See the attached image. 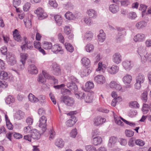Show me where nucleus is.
<instances>
[{
    "label": "nucleus",
    "mask_w": 151,
    "mask_h": 151,
    "mask_svg": "<svg viewBox=\"0 0 151 151\" xmlns=\"http://www.w3.org/2000/svg\"><path fill=\"white\" fill-rule=\"evenodd\" d=\"M137 52L141 58L142 61L145 63L148 60L151 63V53L147 54L144 47H140L138 48Z\"/></svg>",
    "instance_id": "f257e3e1"
},
{
    "label": "nucleus",
    "mask_w": 151,
    "mask_h": 151,
    "mask_svg": "<svg viewBox=\"0 0 151 151\" xmlns=\"http://www.w3.org/2000/svg\"><path fill=\"white\" fill-rule=\"evenodd\" d=\"M68 80L69 82L66 84L67 87L71 91L75 92L78 88L75 83H78V80L74 76H71L69 78Z\"/></svg>",
    "instance_id": "f03ea898"
},
{
    "label": "nucleus",
    "mask_w": 151,
    "mask_h": 151,
    "mask_svg": "<svg viewBox=\"0 0 151 151\" xmlns=\"http://www.w3.org/2000/svg\"><path fill=\"white\" fill-rule=\"evenodd\" d=\"M109 86L111 88L116 89L120 92H124L126 91V87L125 86L122 87L119 83L114 81H111Z\"/></svg>",
    "instance_id": "7ed1b4c3"
},
{
    "label": "nucleus",
    "mask_w": 151,
    "mask_h": 151,
    "mask_svg": "<svg viewBox=\"0 0 151 151\" xmlns=\"http://www.w3.org/2000/svg\"><path fill=\"white\" fill-rule=\"evenodd\" d=\"M60 101L64 103L66 105L72 106L75 103V100L72 97L66 96H63L60 98Z\"/></svg>",
    "instance_id": "20e7f679"
},
{
    "label": "nucleus",
    "mask_w": 151,
    "mask_h": 151,
    "mask_svg": "<svg viewBox=\"0 0 151 151\" xmlns=\"http://www.w3.org/2000/svg\"><path fill=\"white\" fill-rule=\"evenodd\" d=\"M6 59L8 63L10 65H13L16 63L17 60L15 56L11 52H7Z\"/></svg>",
    "instance_id": "39448f33"
},
{
    "label": "nucleus",
    "mask_w": 151,
    "mask_h": 151,
    "mask_svg": "<svg viewBox=\"0 0 151 151\" xmlns=\"http://www.w3.org/2000/svg\"><path fill=\"white\" fill-rule=\"evenodd\" d=\"M37 15L38 18L40 20H42L47 17V14L45 12L43 9L39 7L35 12Z\"/></svg>",
    "instance_id": "423d86ee"
},
{
    "label": "nucleus",
    "mask_w": 151,
    "mask_h": 151,
    "mask_svg": "<svg viewBox=\"0 0 151 151\" xmlns=\"http://www.w3.org/2000/svg\"><path fill=\"white\" fill-rule=\"evenodd\" d=\"M47 121V118L44 116H42L39 119V127L42 129L43 132H45L46 129Z\"/></svg>",
    "instance_id": "0eeeda50"
},
{
    "label": "nucleus",
    "mask_w": 151,
    "mask_h": 151,
    "mask_svg": "<svg viewBox=\"0 0 151 151\" xmlns=\"http://www.w3.org/2000/svg\"><path fill=\"white\" fill-rule=\"evenodd\" d=\"M51 49L54 53L55 54L59 53L62 54L64 53V51L62 47L58 45H52V47Z\"/></svg>",
    "instance_id": "6e6552de"
},
{
    "label": "nucleus",
    "mask_w": 151,
    "mask_h": 151,
    "mask_svg": "<svg viewBox=\"0 0 151 151\" xmlns=\"http://www.w3.org/2000/svg\"><path fill=\"white\" fill-rule=\"evenodd\" d=\"M21 47L22 50H25L26 49H30L33 47L32 46L31 43L27 41V39L25 38L22 43V45L21 46Z\"/></svg>",
    "instance_id": "1a4fd4ad"
},
{
    "label": "nucleus",
    "mask_w": 151,
    "mask_h": 151,
    "mask_svg": "<svg viewBox=\"0 0 151 151\" xmlns=\"http://www.w3.org/2000/svg\"><path fill=\"white\" fill-rule=\"evenodd\" d=\"M107 70L109 74L114 75L119 71V67L116 65H113L111 66H109L107 68Z\"/></svg>",
    "instance_id": "9d476101"
},
{
    "label": "nucleus",
    "mask_w": 151,
    "mask_h": 151,
    "mask_svg": "<svg viewBox=\"0 0 151 151\" xmlns=\"http://www.w3.org/2000/svg\"><path fill=\"white\" fill-rule=\"evenodd\" d=\"M124 68L127 71L130 70L133 66L132 62L131 60H125L122 63Z\"/></svg>",
    "instance_id": "9b49d317"
},
{
    "label": "nucleus",
    "mask_w": 151,
    "mask_h": 151,
    "mask_svg": "<svg viewBox=\"0 0 151 151\" xmlns=\"http://www.w3.org/2000/svg\"><path fill=\"white\" fill-rule=\"evenodd\" d=\"M94 81L97 84H103L105 82V77L102 75H99L96 76L94 79Z\"/></svg>",
    "instance_id": "f8f14e48"
},
{
    "label": "nucleus",
    "mask_w": 151,
    "mask_h": 151,
    "mask_svg": "<svg viewBox=\"0 0 151 151\" xmlns=\"http://www.w3.org/2000/svg\"><path fill=\"white\" fill-rule=\"evenodd\" d=\"M53 73L54 75L56 76L60 75L61 73L59 66L55 63H53L52 65Z\"/></svg>",
    "instance_id": "ddd939ff"
},
{
    "label": "nucleus",
    "mask_w": 151,
    "mask_h": 151,
    "mask_svg": "<svg viewBox=\"0 0 151 151\" xmlns=\"http://www.w3.org/2000/svg\"><path fill=\"white\" fill-rule=\"evenodd\" d=\"M106 119L98 116L94 119L93 124L95 126H98L101 124L106 121Z\"/></svg>",
    "instance_id": "4468645a"
},
{
    "label": "nucleus",
    "mask_w": 151,
    "mask_h": 151,
    "mask_svg": "<svg viewBox=\"0 0 151 151\" xmlns=\"http://www.w3.org/2000/svg\"><path fill=\"white\" fill-rule=\"evenodd\" d=\"M31 135L33 139L38 140L41 137V134L40 132L36 129H33L30 132Z\"/></svg>",
    "instance_id": "2eb2a0df"
},
{
    "label": "nucleus",
    "mask_w": 151,
    "mask_h": 151,
    "mask_svg": "<svg viewBox=\"0 0 151 151\" xmlns=\"http://www.w3.org/2000/svg\"><path fill=\"white\" fill-rule=\"evenodd\" d=\"M122 60V56L120 53H116L113 55L112 60L115 63L118 64L121 62Z\"/></svg>",
    "instance_id": "dca6fc26"
},
{
    "label": "nucleus",
    "mask_w": 151,
    "mask_h": 151,
    "mask_svg": "<svg viewBox=\"0 0 151 151\" xmlns=\"http://www.w3.org/2000/svg\"><path fill=\"white\" fill-rule=\"evenodd\" d=\"M119 31L117 36L116 37V39L117 42H120L123 37V35L124 33V29L122 28H119L117 29Z\"/></svg>",
    "instance_id": "f3484780"
},
{
    "label": "nucleus",
    "mask_w": 151,
    "mask_h": 151,
    "mask_svg": "<svg viewBox=\"0 0 151 151\" xmlns=\"http://www.w3.org/2000/svg\"><path fill=\"white\" fill-rule=\"evenodd\" d=\"M145 34L142 33H138L134 36V40L135 42H142L145 40Z\"/></svg>",
    "instance_id": "a211bd4d"
},
{
    "label": "nucleus",
    "mask_w": 151,
    "mask_h": 151,
    "mask_svg": "<svg viewBox=\"0 0 151 151\" xmlns=\"http://www.w3.org/2000/svg\"><path fill=\"white\" fill-rule=\"evenodd\" d=\"M24 113L22 111L19 110L15 113L14 118L16 120H20L24 118Z\"/></svg>",
    "instance_id": "6ab92c4d"
},
{
    "label": "nucleus",
    "mask_w": 151,
    "mask_h": 151,
    "mask_svg": "<svg viewBox=\"0 0 151 151\" xmlns=\"http://www.w3.org/2000/svg\"><path fill=\"white\" fill-rule=\"evenodd\" d=\"M76 117L73 115H72L70 119L66 122V125L68 127H71L73 126L76 122Z\"/></svg>",
    "instance_id": "aec40b11"
},
{
    "label": "nucleus",
    "mask_w": 151,
    "mask_h": 151,
    "mask_svg": "<svg viewBox=\"0 0 151 151\" xmlns=\"http://www.w3.org/2000/svg\"><path fill=\"white\" fill-rule=\"evenodd\" d=\"M29 73L32 74H37L38 72L37 67L33 64L30 65L28 68Z\"/></svg>",
    "instance_id": "412c9836"
},
{
    "label": "nucleus",
    "mask_w": 151,
    "mask_h": 151,
    "mask_svg": "<svg viewBox=\"0 0 151 151\" xmlns=\"http://www.w3.org/2000/svg\"><path fill=\"white\" fill-rule=\"evenodd\" d=\"M122 81L125 85L130 84L132 81V76L129 74H127L123 77Z\"/></svg>",
    "instance_id": "4be33fe9"
},
{
    "label": "nucleus",
    "mask_w": 151,
    "mask_h": 151,
    "mask_svg": "<svg viewBox=\"0 0 151 151\" xmlns=\"http://www.w3.org/2000/svg\"><path fill=\"white\" fill-rule=\"evenodd\" d=\"M99 34L98 35V40L100 42H103L106 39V34L104 32L103 30H101L99 32Z\"/></svg>",
    "instance_id": "5701e85b"
},
{
    "label": "nucleus",
    "mask_w": 151,
    "mask_h": 151,
    "mask_svg": "<svg viewBox=\"0 0 151 151\" xmlns=\"http://www.w3.org/2000/svg\"><path fill=\"white\" fill-rule=\"evenodd\" d=\"M64 142L61 138H58L55 140V145L59 148H63L64 146Z\"/></svg>",
    "instance_id": "b1692460"
},
{
    "label": "nucleus",
    "mask_w": 151,
    "mask_h": 151,
    "mask_svg": "<svg viewBox=\"0 0 151 151\" xmlns=\"http://www.w3.org/2000/svg\"><path fill=\"white\" fill-rule=\"evenodd\" d=\"M8 74L6 72L4 71H2L0 72V79H4L5 80H8V81H11L13 80V78L12 77H11L9 78H11V80L9 79H8Z\"/></svg>",
    "instance_id": "393cba45"
},
{
    "label": "nucleus",
    "mask_w": 151,
    "mask_h": 151,
    "mask_svg": "<svg viewBox=\"0 0 151 151\" xmlns=\"http://www.w3.org/2000/svg\"><path fill=\"white\" fill-rule=\"evenodd\" d=\"M5 101L7 104H11L15 102V99L13 96L9 95L6 98Z\"/></svg>",
    "instance_id": "a878e982"
},
{
    "label": "nucleus",
    "mask_w": 151,
    "mask_h": 151,
    "mask_svg": "<svg viewBox=\"0 0 151 151\" xmlns=\"http://www.w3.org/2000/svg\"><path fill=\"white\" fill-rule=\"evenodd\" d=\"M93 97L92 95L90 93L86 94L83 100L86 103H90L92 102Z\"/></svg>",
    "instance_id": "bb28decb"
},
{
    "label": "nucleus",
    "mask_w": 151,
    "mask_h": 151,
    "mask_svg": "<svg viewBox=\"0 0 151 151\" xmlns=\"http://www.w3.org/2000/svg\"><path fill=\"white\" fill-rule=\"evenodd\" d=\"M98 68L96 69L97 71H100L102 73H104L106 70V66L104 64H102V62H100L98 64Z\"/></svg>",
    "instance_id": "cd10ccee"
},
{
    "label": "nucleus",
    "mask_w": 151,
    "mask_h": 151,
    "mask_svg": "<svg viewBox=\"0 0 151 151\" xmlns=\"http://www.w3.org/2000/svg\"><path fill=\"white\" fill-rule=\"evenodd\" d=\"M87 13L90 18H95L97 16V13L95 10L90 9L87 10Z\"/></svg>",
    "instance_id": "c85d7f7f"
},
{
    "label": "nucleus",
    "mask_w": 151,
    "mask_h": 151,
    "mask_svg": "<svg viewBox=\"0 0 151 151\" xmlns=\"http://www.w3.org/2000/svg\"><path fill=\"white\" fill-rule=\"evenodd\" d=\"M102 142V139L100 137H95L93 138L92 141L93 144L95 145H98L100 144Z\"/></svg>",
    "instance_id": "c756f323"
},
{
    "label": "nucleus",
    "mask_w": 151,
    "mask_h": 151,
    "mask_svg": "<svg viewBox=\"0 0 151 151\" xmlns=\"http://www.w3.org/2000/svg\"><path fill=\"white\" fill-rule=\"evenodd\" d=\"M109 9L111 12L115 13L119 10V7L118 6L113 4L110 6Z\"/></svg>",
    "instance_id": "7c9ffc66"
},
{
    "label": "nucleus",
    "mask_w": 151,
    "mask_h": 151,
    "mask_svg": "<svg viewBox=\"0 0 151 151\" xmlns=\"http://www.w3.org/2000/svg\"><path fill=\"white\" fill-rule=\"evenodd\" d=\"M117 139L115 137H111L109 139V142L108 144V147H113Z\"/></svg>",
    "instance_id": "2f4dec72"
},
{
    "label": "nucleus",
    "mask_w": 151,
    "mask_h": 151,
    "mask_svg": "<svg viewBox=\"0 0 151 151\" xmlns=\"http://www.w3.org/2000/svg\"><path fill=\"white\" fill-rule=\"evenodd\" d=\"M5 117L7 127L9 130H12L13 128V125L10 122L8 117L6 114H5Z\"/></svg>",
    "instance_id": "473e14b6"
},
{
    "label": "nucleus",
    "mask_w": 151,
    "mask_h": 151,
    "mask_svg": "<svg viewBox=\"0 0 151 151\" xmlns=\"http://www.w3.org/2000/svg\"><path fill=\"white\" fill-rule=\"evenodd\" d=\"M147 25V23L144 21H142L137 23L135 25L136 27L138 29L143 28Z\"/></svg>",
    "instance_id": "72a5a7b5"
},
{
    "label": "nucleus",
    "mask_w": 151,
    "mask_h": 151,
    "mask_svg": "<svg viewBox=\"0 0 151 151\" xmlns=\"http://www.w3.org/2000/svg\"><path fill=\"white\" fill-rule=\"evenodd\" d=\"M24 22L26 27L30 28L31 27L32 25L31 19L30 18H29L27 16H26L25 18L24 19Z\"/></svg>",
    "instance_id": "f704fd0d"
},
{
    "label": "nucleus",
    "mask_w": 151,
    "mask_h": 151,
    "mask_svg": "<svg viewBox=\"0 0 151 151\" xmlns=\"http://www.w3.org/2000/svg\"><path fill=\"white\" fill-rule=\"evenodd\" d=\"M14 39L18 42L21 41V36L18 33V31L17 29H15L13 32V34Z\"/></svg>",
    "instance_id": "c9c22d12"
},
{
    "label": "nucleus",
    "mask_w": 151,
    "mask_h": 151,
    "mask_svg": "<svg viewBox=\"0 0 151 151\" xmlns=\"http://www.w3.org/2000/svg\"><path fill=\"white\" fill-rule=\"evenodd\" d=\"M145 77L142 74H139L136 77V81L139 82L140 83H143L145 80Z\"/></svg>",
    "instance_id": "e433bc0d"
},
{
    "label": "nucleus",
    "mask_w": 151,
    "mask_h": 151,
    "mask_svg": "<svg viewBox=\"0 0 151 151\" xmlns=\"http://www.w3.org/2000/svg\"><path fill=\"white\" fill-rule=\"evenodd\" d=\"M93 37V34L91 32H88L84 35L83 39L87 41L91 40Z\"/></svg>",
    "instance_id": "4c0bfd02"
},
{
    "label": "nucleus",
    "mask_w": 151,
    "mask_h": 151,
    "mask_svg": "<svg viewBox=\"0 0 151 151\" xmlns=\"http://www.w3.org/2000/svg\"><path fill=\"white\" fill-rule=\"evenodd\" d=\"M42 46L45 50H50L52 47V44L51 42L44 41L42 45Z\"/></svg>",
    "instance_id": "58836bf2"
},
{
    "label": "nucleus",
    "mask_w": 151,
    "mask_h": 151,
    "mask_svg": "<svg viewBox=\"0 0 151 151\" xmlns=\"http://www.w3.org/2000/svg\"><path fill=\"white\" fill-rule=\"evenodd\" d=\"M81 61L83 65L85 67L89 66L90 63V61L89 59L86 57L83 58Z\"/></svg>",
    "instance_id": "ea45409f"
},
{
    "label": "nucleus",
    "mask_w": 151,
    "mask_h": 151,
    "mask_svg": "<svg viewBox=\"0 0 151 151\" xmlns=\"http://www.w3.org/2000/svg\"><path fill=\"white\" fill-rule=\"evenodd\" d=\"M20 63H25L26 60H27L28 57V55L27 53H21L20 54Z\"/></svg>",
    "instance_id": "a19ab883"
},
{
    "label": "nucleus",
    "mask_w": 151,
    "mask_h": 151,
    "mask_svg": "<svg viewBox=\"0 0 151 151\" xmlns=\"http://www.w3.org/2000/svg\"><path fill=\"white\" fill-rule=\"evenodd\" d=\"M85 93L83 92H79L77 93L75 92V94L76 97L77 99L82 100L83 99Z\"/></svg>",
    "instance_id": "79ce46f5"
},
{
    "label": "nucleus",
    "mask_w": 151,
    "mask_h": 151,
    "mask_svg": "<svg viewBox=\"0 0 151 151\" xmlns=\"http://www.w3.org/2000/svg\"><path fill=\"white\" fill-rule=\"evenodd\" d=\"M55 21L58 25L60 26L62 24V19L61 16L60 15H56L54 17Z\"/></svg>",
    "instance_id": "37998d69"
},
{
    "label": "nucleus",
    "mask_w": 151,
    "mask_h": 151,
    "mask_svg": "<svg viewBox=\"0 0 151 151\" xmlns=\"http://www.w3.org/2000/svg\"><path fill=\"white\" fill-rule=\"evenodd\" d=\"M29 101L35 103L38 101V98L36 97L32 94L30 93L28 96Z\"/></svg>",
    "instance_id": "c03bdc74"
},
{
    "label": "nucleus",
    "mask_w": 151,
    "mask_h": 151,
    "mask_svg": "<svg viewBox=\"0 0 151 151\" xmlns=\"http://www.w3.org/2000/svg\"><path fill=\"white\" fill-rule=\"evenodd\" d=\"M64 45L65 48L68 51L70 52H73L74 48L68 42H66Z\"/></svg>",
    "instance_id": "a18cd8bd"
},
{
    "label": "nucleus",
    "mask_w": 151,
    "mask_h": 151,
    "mask_svg": "<svg viewBox=\"0 0 151 151\" xmlns=\"http://www.w3.org/2000/svg\"><path fill=\"white\" fill-rule=\"evenodd\" d=\"M94 86V84L92 81H88L85 85V88L86 90H89L93 88Z\"/></svg>",
    "instance_id": "49530a36"
},
{
    "label": "nucleus",
    "mask_w": 151,
    "mask_h": 151,
    "mask_svg": "<svg viewBox=\"0 0 151 151\" xmlns=\"http://www.w3.org/2000/svg\"><path fill=\"white\" fill-rule=\"evenodd\" d=\"M66 18L68 20H73L75 19V17L73 14L72 12H68L65 14Z\"/></svg>",
    "instance_id": "de8ad7c7"
},
{
    "label": "nucleus",
    "mask_w": 151,
    "mask_h": 151,
    "mask_svg": "<svg viewBox=\"0 0 151 151\" xmlns=\"http://www.w3.org/2000/svg\"><path fill=\"white\" fill-rule=\"evenodd\" d=\"M147 94L148 92L147 91H145L141 95V99L144 102H146L147 101Z\"/></svg>",
    "instance_id": "09e8293b"
},
{
    "label": "nucleus",
    "mask_w": 151,
    "mask_h": 151,
    "mask_svg": "<svg viewBox=\"0 0 151 151\" xmlns=\"http://www.w3.org/2000/svg\"><path fill=\"white\" fill-rule=\"evenodd\" d=\"M85 148L87 151H97L95 147L93 145H86Z\"/></svg>",
    "instance_id": "8fccbe9b"
},
{
    "label": "nucleus",
    "mask_w": 151,
    "mask_h": 151,
    "mask_svg": "<svg viewBox=\"0 0 151 151\" xmlns=\"http://www.w3.org/2000/svg\"><path fill=\"white\" fill-rule=\"evenodd\" d=\"M94 49V46L93 45L90 44H87L86 47V50L87 52H92Z\"/></svg>",
    "instance_id": "3c124183"
},
{
    "label": "nucleus",
    "mask_w": 151,
    "mask_h": 151,
    "mask_svg": "<svg viewBox=\"0 0 151 151\" xmlns=\"http://www.w3.org/2000/svg\"><path fill=\"white\" fill-rule=\"evenodd\" d=\"M38 98V101L42 104H44L45 103V96L43 95H40Z\"/></svg>",
    "instance_id": "603ef678"
},
{
    "label": "nucleus",
    "mask_w": 151,
    "mask_h": 151,
    "mask_svg": "<svg viewBox=\"0 0 151 151\" xmlns=\"http://www.w3.org/2000/svg\"><path fill=\"white\" fill-rule=\"evenodd\" d=\"M144 108H146V109L149 108L150 111L151 112V103H150L149 105L146 104H143L142 108V110L144 111L143 112H144L147 113L148 111V110H145Z\"/></svg>",
    "instance_id": "864d4df0"
},
{
    "label": "nucleus",
    "mask_w": 151,
    "mask_h": 151,
    "mask_svg": "<svg viewBox=\"0 0 151 151\" xmlns=\"http://www.w3.org/2000/svg\"><path fill=\"white\" fill-rule=\"evenodd\" d=\"M122 101V98L120 96H118L116 99H114L111 103V105L113 106H115L116 104L118 102H119Z\"/></svg>",
    "instance_id": "5fc2aeb1"
},
{
    "label": "nucleus",
    "mask_w": 151,
    "mask_h": 151,
    "mask_svg": "<svg viewBox=\"0 0 151 151\" xmlns=\"http://www.w3.org/2000/svg\"><path fill=\"white\" fill-rule=\"evenodd\" d=\"M147 6L146 5L141 4L140 5L139 9L142 11V16H143L144 13H145L147 9Z\"/></svg>",
    "instance_id": "6e6d98bb"
},
{
    "label": "nucleus",
    "mask_w": 151,
    "mask_h": 151,
    "mask_svg": "<svg viewBox=\"0 0 151 151\" xmlns=\"http://www.w3.org/2000/svg\"><path fill=\"white\" fill-rule=\"evenodd\" d=\"M137 17V15L136 14L135 12H131L128 14V17L131 19H134Z\"/></svg>",
    "instance_id": "4d7b16f0"
},
{
    "label": "nucleus",
    "mask_w": 151,
    "mask_h": 151,
    "mask_svg": "<svg viewBox=\"0 0 151 151\" xmlns=\"http://www.w3.org/2000/svg\"><path fill=\"white\" fill-rule=\"evenodd\" d=\"M129 106L131 107H134V108H138L139 105L136 101H132L129 104Z\"/></svg>",
    "instance_id": "13d9d810"
},
{
    "label": "nucleus",
    "mask_w": 151,
    "mask_h": 151,
    "mask_svg": "<svg viewBox=\"0 0 151 151\" xmlns=\"http://www.w3.org/2000/svg\"><path fill=\"white\" fill-rule=\"evenodd\" d=\"M42 73L43 75L44 76V77L45 78L47 79H53L54 77L51 76L49 74L47 73L46 71L45 70H42Z\"/></svg>",
    "instance_id": "bf43d9fd"
},
{
    "label": "nucleus",
    "mask_w": 151,
    "mask_h": 151,
    "mask_svg": "<svg viewBox=\"0 0 151 151\" xmlns=\"http://www.w3.org/2000/svg\"><path fill=\"white\" fill-rule=\"evenodd\" d=\"M84 21L85 24L88 25H90L93 24V22L91 19L88 17L84 18Z\"/></svg>",
    "instance_id": "052dcab7"
},
{
    "label": "nucleus",
    "mask_w": 151,
    "mask_h": 151,
    "mask_svg": "<svg viewBox=\"0 0 151 151\" xmlns=\"http://www.w3.org/2000/svg\"><path fill=\"white\" fill-rule=\"evenodd\" d=\"M121 5L124 6H127L130 4L131 3L128 0H122L121 1Z\"/></svg>",
    "instance_id": "680f3d73"
},
{
    "label": "nucleus",
    "mask_w": 151,
    "mask_h": 151,
    "mask_svg": "<svg viewBox=\"0 0 151 151\" xmlns=\"http://www.w3.org/2000/svg\"><path fill=\"white\" fill-rule=\"evenodd\" d=\"M37 81L40 83H44L45 82V78L43 77V74H39V75L38 78L37 79Z\"/></svg>",
    "instance_id": "e2e57ef3"
},
{
    "label": "nucleus",
    "mask_w": 151,
    "mask_h": 151,
    "mask_svg": "<svg viewBox=\"0 0 151 151\" xmlns=\"http://www.w3.org/2000/svg\"><path fill=\"white\" fill-rule=\"evenodd\" d=\"M126 136L128 137H130L134 135L133 132L129 130H126L125 131Z\"/></svg>",
    "instance_id": "0e129e2a"
},
{
    "label": "nucleus",
    "mask_w": 151,
    "mask_h": 151,
    "mask_svg": "<svg viewBox=\"0 0 151 151\" xmlns=\"http://www.w3.org/2000/svg\"><path fill=\"white\" fill-rule=\"evenodd\" d=\"M135 144L140 146H143L145 144V142L142 140L140 139H137L135 140Z\"/></svg>",
    "instance_id": "69168bd1"
},
{
    "label": "nucleus",
    "mask_w": 151,
    "mask_h": 151,
    "mask_svg": "<svg viewBox=\"0 0 151 151\" xmlns=\"http://www.w3.org/2000/svg\"><path fill=\"white\" fill-rule=\"evenodd\" d=\"M8 84L5 81H0V87L2 88H5L8 87Z\"/></svg>",
    "instance_id": "338daca9"
},
{
    "label": "nucleus",
    "mask_w": 151,
    "mask_h": 151,
    "mask_svg": "<svg viewBox=\"0 0 151 151\" xmlns=\"http://www.w3.org/2000/svg\"><path fill=\"white\" fill-rule=\"evenodd\" d=\"M77 134V129L76 128L73 129L70 133V136L73 138H75Z\"/></svg>",
    "instance_id": "774afa93"
}]
</instances>
